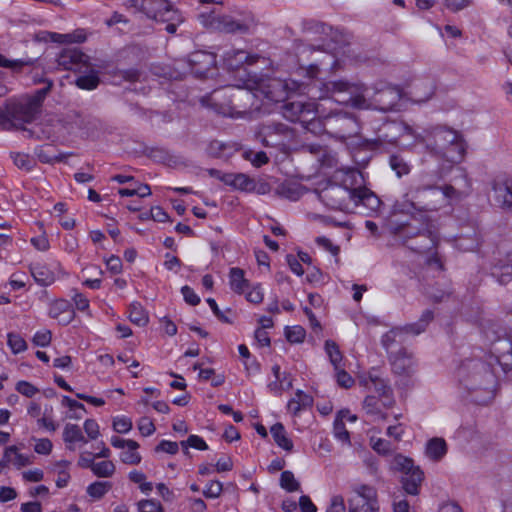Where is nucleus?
Listing matches in <instances>:
<instances>
[{"label": "nucleus", "mask_w": 512, "mask_h": 512, "mask_svg": "<svg viewBox=\"0 0 512 512\" xmlns=\"http://www.w3.org/2000/svg\"><path fill=\"white\" fill-rule=\"evenodd\" d=\"M441 178L438 172H419L398 204L400 211L415 217L451 206L469 195L471 181L465 172H462L464 189H457L451 184L440 185Z\"/></svg>", "instance_id": "obj_1"}, {"label": "nucleus", "mask_w": 512, "mask_h": 512, "mask_svg": "<svg viewBox=\"0 0 512 512\" xmlns=\"http://www.w3.org/2000/svg\"><path fill=\"white\" fill-rule=\"evenodd\" d=\"M455 375L459 386L472 396L474 402L486 404L494 398L498 385L496 366L487 358L463 360Z\"/></svg>", "instance_id": "obj_2"}, {"label": "nucleus", "mask_w": 512, "mask_h": 512, "mask_svg": "<svg viewBox=\"0 0 512 512\" xmlns=\"http://www.w3.org/2000/svg\"><path fill=\"white\" fill-rule=\"evenodd\" d=\"M307 87L298 81L287 79L271 80L265 90V97L272 102H284L281 106L282 115L290 122H303L308 121V116L314 115L318 112L316 103L286 100L294 93H303Z\"/></svg>", "instance_id": "obj_3"}, {"label": "nucleus", "mask_w": 512, "mask_h": 512, "mask_svg": "<svg viewBox=\"0 0 512 512\" xmlns=\"http://www.w3.org/2000/svg\"><path fill=\"white\" fill-rule=\"evenodd\" d=\"M424 142L431 155L449 163H458L464 157L465 142L454 129L441 125L432 127L427 131Z\"/></svg>", "instance_id": "obj_4"}, {"label": "nucleus", "mask_w": 512, "mask_h": 512, "mask_svg": "<svg viewBox=\"0 0 512 512\" xmlns=\"http://www.w3.org/2000/svg\"><path fill=\"white\" fill-rule=\"evenodd\" d=\"M318 89L319 99H332L336 103L358 109L368 107L366 101L368 88L361 82L347 80L319 82Z\"/></svg>", "instance_id": "obj_5"}, {"label": "nucleus", "mask_w": 512, "mask_h": 512, "mask_svg": "<svg viewBox=\"0 0 512 512\" xmlns=\"http://www.w3.org/2000/svg\"><path fill=\"white\" fill-rule=\"evenodd\" d=\"M486 344L490 347L485 356L494 366H500L507 372L512 366V339L504 328L495 322H487L482 329Z\"/></svg>", "instance_id": "obj_6"}, {"label": "nucleus", "mask_w": 512, "mask_h": 512, "mask_svg": "<svg viewBox=\"0 0 512 512\" xmlns=\"http://www.w3.org/2000/svg\"><path fill=\"white\" fill-rule=\"evenodd\" d=\"M324 197L331 199L333 201L331 206L337 209L344 207L346 199L353 201L356 206L363 205L371 212L377 211L381 204L379 197L366 187L342 188L334 186L324 191Z\"/></svg>", "instance_id": "obj_7"}, {"label": "nucleus", "mask_w": 512, "mask_h": 512, "mask_svg": "<svg viewBox=\"0 0 512 512\" xmlns=\"http://www.w3.org/2000/svg\"><path fill=\"white\" fill-rule=\"evenodd\" d=\"M434 313L432 310H425L418 321L407 324L403 327L392 328L388 332H386L381 339L382 346L386 349L389 355L391 352H396L397 346L404 342V337L406 335H419L424 332L429 325V323L433 320Z\"/></svg>", "instance_id": "obj_8"}, {"label": "nucleus", "mask_w": 512, "mask_h": 512, "mask_svg": "<svg viewBox=\"0 0 512 512\" xmlns=\"http://www.w3.org/2000/svg\"><path fill=\"white\" fill-rule=\"evenodd\" d=\"M326 134L340 141L356 136L360 127L356 118L347 112H331L324 116Z\"/></svg>", "instance_id": "obj_9"}, {"label": "nucleus", "mask_w": 512, "mask_h": 512, "mask_svg": "<svg viewBox=\"0 0 512 512\" xmlns=\"http://www.w3.org/2000/svg\"><path fill=\"white\" fill-rule=\"evenodd\" d=\"M128 3L136 11L156 21H183L180 12L167 0H128Z\"/></svg>", "instance_id": "obj_10"}, {"label": "nucleus", "mask_w": 512, "mask_h": 512, "mask_svg": "<svg viewBox=\"0 0 512 512\" xmlns=\"http://www.w3.org/2000/svg\"><path fill=\"white\" fill-rule=\"evenodd\" d=\"M347 503L348 512H379L377 490L371 485L353 484Z\"/></svg>", "instance_id": "obj_11"}, {"label": "nucleus", "mask_w": 512, "mask_h": 512, "mask_svg": "<svg viewBox=\"0 0 512 512\" xmlns=\"http://www.w3.org/2000/svg\"><path fill=\"white\" fill-rule=\"evenodd\" d=\"M209 26L226 34H247L256 26V22L254 16L247 12L236 16H212Z\"/></svg>", "instance_id": "obj_12"}, {"label": "nucleus", "mask_w": 512, "mask_h": 512, "mask_svg": "<svg viewBox=\"0 0 512 512\" xmlns=\"http://www.w3.org/2000/svg\"><path fill=\"white\" fill-rule=\"evenodd\" d=\"M7 110L11 129L23 128L24 124L32 122L38 113L35 104H31L27 99L7 103Z\"/></svg>", "instance_id": "obj_13"}, {"label": "nucleus", "mask_w": 512, "mask_h": 512, "mask_svg": "<svg viewBox=\"0 0 512 512\" xmlns=\"http://www.w3.org/2000/svg\"><path fill=\"white\" fill-rule=\"evenodd\" d=\"M58 68L62 70L82 72L88 69L89 56L78 48H64L57 55Z\"/></svg>", "instance_id": "obj_14"}, {"label": "nucleus", "mask_w": 512, "mask_h": 512, "mask_svg": "<svg viewBox=\"0 0 512 512\" xmlns=\"http://www.w3.org/2000/svg\"><path fill=\"white\" fill-rule=\"evenodd\" d=\"M221 60L225 69L235 71L243 67L244 64H254L258 60V56L243 49L231 48L223 53Z\"/></svg>", "instance_id": "obj_15"}, {"label": "nucleus", "mask_w": 512, "mask_h": 512, "mask_svg": "<svg viewBox=\"0 0 512 512\" xmlns=\"http://www.w3.org/2000/svg\"><path fill=\"white\" fill-rule=\"evenodd\" d=\"M188 63L193 74L204 77L216 65V55L206 51H195L189 55Z\"/></svg>", "instance_id": "obj_16"}, {"label": "nucleus", "mask_w": 512, "mask_h": 512, "mask_svg": "<svg viewBox=\"0 0 512 512\" xmlns=\"http://www.w3.org/2000/svg\"><path fill=\"white\" fill-rule=\"evenodd\" d=\"M412 101L422 103L429 100L435 91V82L430 77L415 78L408 86Z\"/></svg>", "instance_id": "obj_17"}, {"label": "nucleus", "mask_w": 512, "mask_h": 512, "mask_svg": "<svg viewBox=\"0 0 512 512\" xmlns=\"http://www.w3.org/2000/svg\"><path fill=\"white\" fill-rule=\"evenodd\" d=\"M272 374L274 380L269 381L267 385V388L272 394L281 396L284 391L292 388L293 379L291 374L285 371L282 372L279 365L276 364L272 367Z\"/></svg>", "instance_id": "obj_18"}, {"label": "nucleus", "mask_w": 512, "mask_h": 512, "mask_svg": "<svg viewBox=\"0 0 512 512\" xmlns=\"http://www.w3.org/2000/svg\"><path fill=\"white\" fill-rule=\"evenodd\" d=\"M389 359L392 369L397 374H408L414 367L413 356L406 348L400 347L396 352H391Z\"/></svg>", "instance_id": "obj_19"}, {"label": "nucleus", "mask_w": 512, "mask_h": 512, "mask_svg": "<svg viewBox=\"0 0 512 512\" xmlns=\"http://www.w3.org/2000/svg\"><path fill=\"white\" fill-rule=\"evenodd\" d=\"M391 405L392 400H389V402L386 403L376 396L368 395L363 401V410L366 415L370 417L371 421L384 420L386 419L384 408L390 407Z\"/></svg>", "instance_id": "obj_20"}, {"label": "nucleus", "mask_w": 512, "mask_h": 512, "mask_svg": "<svg viewBox=\"0 0 512 512\" xmlns=\"http://www.w3.org/2000/svg\"><path fill=\"white\" fill-rule=\"evenodd\" d=\"M401 90L397 87L386 86L376 93L375 102L380 105V109L384 111L393 110L401 99Z\"/></svg>", "instance_id": "obj_21"}, {"label": "nucleus", "mask_w": 512, "mask_h": 512, "mask_svg": "<svg viewBox=\"0 0 512 512\" xmlns=\"http://www.w3.org/2000/svg\"><path fill=\"white\" fill-rule=\"evenodd\" d=\"M48 314L62 324L70 323L74 318V311L69 301L58 299L50 304Z\"/></svg>", "instance_id": "obj_22"}, {"label": "nucleus", "mask_w": 512, "mask_h": 512, "mask_svg": "<svg viewBox=\"0 0 512 512\" xmlns=\"http://www.w3.org/2000/svg\"><path fill=\"white\" fill-rule=\"evenodd\" d=\"M407 229L406 226H390V231L394 235L398 236H404L405 238H410L414 236V234H404L403 232ZM415 235H419L420 237H423L426 239V243L424 245H417V246H410V248L418 253H424L432 248H434L437 245V237L435 234H433L431 231H427V234L423 233L420 234V232L415 233Z\"/></svg>", "instance_id": "obj_23"}, {"label": "nucleus", "mask_w": 512, "mask_h": 512, "mask_svg": "<svg viewBox=\"0 0 512 512\" xmlns=\"http://www.w3.org/2000/svg\"><path fill=\"white\" fill-rule=\"evenodd\" d=\"M424 480V473L419 467H414L411 471L406 472L401 480L404 491L416 496L420 492L421 483Z\"/></svg>", "instance_id": "obj_24"}, {"label": "nucleus", "mask_w": 512, "mask_h": 512, "mask_svg": "<svg viewBox=\"0 0 512 512\" xmlns=\"http://www.w3.org/2000/svg\"><path fill=\"white\" fill-rule=\"evenodd\" d=\"M287 127L283 124H263L259 130L258 136L261 138V142L265 146H277L280 142L273 139V136L285 135Z\"/></svg>", "instance_id": "obj_25"}, {"label": "nucleus", "mask_w": 512, "mask_h": 512, "mask_svg": "<svg viewBox=\"0 0 512 512\" xmlns=\"http://www.w3.org/2000/svg\"><path fill=\"white\" fill-rule=\"evenodd\" d=\"M494 201L502 209H512V188L506 182L494 181Z\"/></svg>", "instance_id": "obj_26"}, {"label": "nucleus", "mask_w": 512, "mask_h": 512, "mask_svg": "<svg viewBox=\"0 0 512 512\" xmlns=\"http://www.w3.org/2000/svg\"><path fill=\"white\" fill-rule=\"evenodd\" d=\"M491 275L501 285L512 281V260L509 257L497 260L491 268Z\"/></svg>", "instance_id": "obj_27"}, {"label": "nucleus", "mask_w": 512, "mask_h": 512, "mask_svg": "<svg viewBox=\"0 0 512 512\" xmlns=\"http://www.w3.org/2000/svg\"><path fill=\"white\" fill-rule=\"evenodd\" d=\"M30 272L34 280L42 286H48L55 281V272L53 269L43 263H33L30 265Z\"/></svg>", "instance_id": "obj_28"}, {"label": "nucleus", "mask_w": 512, "mask_h": 512, "mask_svg": "<svg viewBox=\"0 0 512 512\" xmlns=\"http://www.w3.org/2000/svg\"><path fill=\"white\" fill-rule=\"evenodd\" d=\"M313 397L302 390H297L293 398L288 401L287 409L293 415H298L301 411L311 408Z\"/></svg>", "instance_id": "obj_29"}, {"label": "nucleus", "mask_w": 512, "mask_h": 512, "mask_svg": "<svg viewBox=\"0 0 512 512\" xmlns=\"http://www.w3.org/2000/svg\"><path fill=\"white\" fill-rule=\"evenodd\" d=\"M81 73H83V75H80L75 80V84L78 88L82 90H94L98 87L100 83L99 73L93 69L90 62L88 63V69H84Z\"/></svg>", "instance_id": "obj_30"}, {"label": "nucleus", "mask_w": 512, "mask_h": 512, "mask_svg": "<svg viewBox=\"0 0 512 512\" xmlns=\"http://www.w3.org/2000/svg\"><path fill=\"white\" fill-rule=\"evenodd\" d=\"M447 453V444L442 438H433L426 445V454L433 461L441 460Z\"/></svg>", "instance_id": "obj_31"}, {"label": "nucleus", "mask_w": 512, "mask_h": 512, "mask_svg": "<svg viewBox=\"0 0 512 512\" xmlns=\"http://www.w3.org/2000/svg\"><path fill=\"white\" fill-rule=\"evenodd\" d=\"M270 433L275 441V443L281 447L282 449L291 452L293 450V442L290 438H288L285 428L281 423L274 424L271 429Z\"/></svg>", "instance_id": "obj_32"}, {"label": "nucleus", "mask_w": 512, "mask_h": 512, "mask_svg": "<svg viewBox=\"0 0 512 512\" xmlns=\"http://www.w3.org/2000/svg\"><path fill=\"white\" fill-rule=\"evenodd\" d=\"M223 181L233 186L236 189L243 191H250L253 189V180L250 179L247 175L239 173V174H226L223 178Z\"/></svg>", "instance_id": "obj_33"}, {"label": "nucleus", "mask_w": 512, "mask_h": 512, "mask_svg": "<svg viewBox=\"0 0 512 512\" xmlns=\"http://www.w3.org/2000/svg\"><path fill=\"white\" fill-rule=\"evenodd\" d=\"M50 39L51 41L59 44L82 43L86 40V34L82 29H78L73 31L72 33L66 34L52 32L50 33Z\"/></svg>", "instance_id": "obj_34"}, {"label": "nucleus", "mask_w": 512, "mask_h": 512, "mask_svg": "<svg viewBox=\"0 0 512 512\" xmlns=\"http://www.w3.org/2000/svg\"><path fill=\"white\" fill-rule=\"evenodd\" d=\"M4 458L6 459L7 464L11 463L17 468L24 467L30 463L29 457L19 453L18 448L14 445L6 447L4 451Z\"/></svg>", "instance_id": "obj_35"}, {"label": "nucleus", "mask_w": 512, "mask_h": 512, "mask_svg": "<svg viewBox=\"0 0 512 512\" xmlns=\"http://www.w3.org/2000/svg\"><path fill=\"white\" fill-rule=\"evenodd\" d=\"M230 286L236 293H243L248 287V282L244 277V271L240 268L233 267L229 273Z\"/></svg>", "instance_id": "obj_36"}, {"label": "nucleus", "mask_w": 512, "mask_h": 512, "mask_svg": "<svg viewBox=\"0 0 512 512\" xmlns=\"http://www.w3.org/2000/svg\"><path fill=\"white\" fill-rule=\"evenodd\" d=\"M82 430L76 424L67 423L63 430V440L69 450H74V444L81 437Z\"/></svg>", "instance_id": "obj_37"}, {"label": "nucleus", "mask_w": 512, "mask_h": 512, "mask_svg": "<svg viewBox=\"0 0 512 512\" xmlns=\"http://www.w3.org/2000/svg\"><path fill=\"white\" fill-rule=\"evenodd\" d=\"M365 387L370 391H375L379 395L389 398L390 397V388L386 385L384 380L379 379L378 377L370 376L368 380H363Z\"/></svg>", "instance_id": "obj_38"}, {"label": "nucleus", "mask_w": 512, "mask_h": 512, "mask_svg": "<svg viewBox=\"0 0 512 512\" xmlns=\"http://www.w3.org/2000/svg\"><path fill=\"white\" fill-rule=\"evenodd\" d=\"M129 320L138 326H145L148 323V315L141 304L132 303L129 306Z\"/></svg>", "instance_id": "obj_39"}, {"label": "nucleus", "mask_w": 512, "mask_h": 512, "mask_svg": "<svg viewBox=\"0 0 512 512\" xmlns=\"http://www.w3.org/2000/svg\"><path fill=\"white\" fill-rule=\"evenodd\" d=\"M34 63L35 60L32 58L10 60L0 54V67L9 68L14 72H19L23 67L32 66Z\"/></svg>", "instance_id": "obj_40"}, {"label": "nucleus", "mask_w": 512, "mask_h": 512, "mask_svg": "<svg viewBox=\"0 0 512 512\" xmlns=\"http://www.w3.org/2000/svg\"><path fill=\"white\" fill-rule=\"evenodd\" d=\"M414 467L413 460L402 454H396L390 462V468L392 470L402 472L403 474L411 471Z\"/></svg>", "instance_id": "obj_41"}, {"label": "nucleus", "mask_w": 512, "mask_h": 512, "mask_svg": "<svg viewBox=\"0 0 512 512\" xmlns=\"http://www.w3.org/2000/svg\"><path fill=\"white\" fill-rule=\"evenodd\" d=\"M11 158L19 169L27 172L31 171L36 165L34 158L26 153L13 152L11 153Z\"/></svg>", "instance_id": "obj_42"}, {"label": "nucleus", "mask_w": 512, "mask_h": 512, "mask_svg": "<svg viewBox=\"0 0 512 512\" xmlns=\"http://www.w3.org/2000/svg\"><path fill=\"white\" fill-rule=\"evenodd\" d=\"M112 487L111 482L96 481L87 487V494L93 499H101Z\"/></svg>", "instance_id": "obj_43"}, {"label": "nucleus", "mask_w": 512, "mask_h": 512, "mask_svg": "<svg viewBox=\"0 0 512 512\" xmlns=\"http://www.w3.org/2000/svg\"><path fill=\"white\" fill-rule=\"evenodd\" d=\"M116 467L110 460L101 462H95L92 468V472L95 476L100 478L111 477L115 473Z\"/></svg>", "instance_id": "obj_44"}, {"label": "nucleus", "mask_w": 512, "mask_h": 512, "mask_svg": "<svg viewBox=\"0 0 512 512\" xmlns=\"http://www.w3.org/2000/svg\"><path fill=\"white\" fill-rule=\"evenodd\" d=\"M50 148H51V146L37 147L35 149V155L38 158V160L41 163H45V164H52V163H55V162L63 161V155H61V154H58V155L51 154Z\"/></svg>", "instance_id": "obj_45"}, {"label": "nucleus", "mask_w": 512, "mask_h": 512, "mask_svg": "<svg viewBox=\"0 0 512 512\" xmlns=\"http://www.w3.org/2000/svg\"><path fill=\"white\" fill-rule=\"evenodd\" d=\"M389 164L397 177H402L410 173L411 166L399 155H392L389 159Z\"/></svg>", "instance_id": "obj_46"}, {"label": "nucleus", "mask_w": 512, "mask_h": 512, "mask_svg": "<svg viewBox=\"0 0 512 512\" xmlns=\"http://www.w3.org/2000/svg\"><path fill=\"white\" fill-rule=\"evenodd\" d=\"M7 344L13 354H19L27 350V343L24 338L18 334L10 332L7 334Z\"/></svg>", "instance_id": "obj_47"}, {"label": "nucleus", "mask_w": 512, "mask_h": 512, "mask_svg": "<svg viewBox=\"0 0 512 512\" xmlns=\"http://www.w3.org/2000/svg\"><path fill=\"white\" fill-rule=\"evenodd\" d=\"M325 351L334 369H338L342 361V354L338 345L332 340H326Z\"/></svg>", "instance_id": "obj_48"}, {"label": "nucleus", "mask_w": 512, "mask_h": 512, "mask_svg": "<svg viewBox=\"0 0 512 512\" xmlns=\"http://www.w3.org/2000/svg\"><path fill=\"white\" fill-rule=\"evenodd\" d=\"M69 464L70 462L65 460L59 461L55 464V470L58 473V477L56 479V486L58 488L66 487L70 480V474L67 471Z\"/></svg>", "instance_id": "obj_49"}, {"label": "nucleus", "mask_w": 512, "mask_h": 512, "mask_svg": "<svg viewBox=\"0 0 512 512\" xmlns=\"http://www.w3.org/2000/svg\"><path fill=\"white\" fill-rule=\"evenodd\" d=\"M302 125L304 128L313 134H326V129L324 127V116L315 117L314 115L308 116V121L303 122Z\"/></svg>", "instance_id": "obj_50"}, {"label": "nucleus", "mask_w": 512, "mask_h": 512, "mask_svg": "<svg viewBox=\"0 0 512 512\" xmlns=\"http://www.w3.org/2000/svg\"><path fill=\"white\" fill-rule=\"evenodd\" d=\"M280 485L288 492H295L300 489L299 482L295 479L291 471H283L280 476Z\"/></svg>", "instance_id": "obj_51"}, {"label": "nucleus", "mask_w": 512, "mask_h": 512, "mask_svg": "<svg viewBox=\"0 0 512 512\" xmlns=\"http://www.w3.org/2000/svg\"><path fill=\"white\" fill-rule=\"evenodd\" d=\"M305 336L306 331L300 325L285 328V337L290 343H302Z\"/></svg>", "instance_id": "obj_52"}, {"label": "nucleus", "mask_w": 512, "mask_h": 512, "mask_svg": "<svg viewBox=\"0 0 512 512\" xmlns=\"http://www.w3.org/2000/svg\"><path fill=\"white\" fill-rule=\"evenodd\" d=\"M279 194L291 201H297L301 197L302 191L299 185L283 184L279 187Z\"/></svg>", "instance_id": "obj_53"}, {"label": "nucleus", "mask_w": 512, "mask_h": 512, "mask_svg": "<svg viewBox=\"0 0 512 512\" xmlns=\"http://www.w3.org/2000/svg\"><path fill=\"white\" fill-rule=\"evenodd\" d=\"M333 434L338 441L344 444H350V435L342 419H335L333 424Z\"/></svg>", "instance_id": "obj_54"}, {"label": "nucleus", "mask_w": 512, "mask_h": 512, "mask_svg": "<svg viewBox=\"0 0 512 512\" xmlns=\"http://www.w3.org/2000/svg\"><path fill=\"white\" fill-rule=\"evenodd\" d=\"M243 157L249 160L253 166L261 167L269 162V158L264 151L254 152L252 150L245 151Z\"/></svg>", "instance_id": "obj_55"}, {"label": "nucleus", "mask_w": 512, "mask_h": 512, "mask_svg": "<svg viewBox=\"0 0 512 512\" xmlns=\"http://www.w3.org/2000/svg\"><path fill=\"white\" fill-rule=\"evenodd\" d=\"M180 444L185 452H187L188 447H192L201 451L208 449V445L204 439L198 435H190L187 440L181 441Z\"/></svg>", "instance_id": "obj_56"}, {"label": "nucleus", "mask_w": 512, "mask_h": 512, "mask_svg": "<svg viewBox=\"0 0 512 512\" xmlns=\"http://www.w3.org/2000/svg\"><path fill=\"white\" fill-rule=\"evenodd\" d=\"M371 443H372V448L378 454H381V455H388V454L392 453L395 450V448L392 446L391 442L386 440V439H382V438L374 439V438H372L371 439Z\"/></svg>", "instance_id": "obj_57"}, {"label": "nucleus", "mask_w": 512, "mask_h": 512, "mask_svg": "<svg viewBox=\"0 0 512 512\" xmlns=\"http://www.w3.org/2000/svg\"><path fill=\"white\" fill-rule=\"evenodd\" d=\"M63 404L74 412L73 415H70V418L80 419L82 417V412H85V406L82 403L71 399L68 396L63 397Z\"/></svg>", "instance_id": "obj_58"}, {"label": "nucleus", "mask_w": 512, "mask_h": 512, "mask_svg": "<svg viewBox=\"0 0 512 512\" xmlns=\"http://www.w3.org/2000/svg\"><path fill=\"white\" fill-rule=\"evenodd\" d=\"M223 491V484L218 480L210 481L205 489L203 490V495L206 498L215 499L218 498Z\"/></svg>", "instance_id": "obj_59"}, {"label": "nucleus", "mask_w": 512, "mask_h": 512, "mask_svg": "<svg viewBox=\"0 0 512 512\" xmlns=\"http://www.w3.org/2000/svg\"><path fill=\"white\" fill-rule=\"evenodd\" d=\"M139 512H164L159 501L153 499L141 500L138 503Z\"/></svg>", "instance_id": "obj_60"}, {"label": "nucleus", "mask_w": 512, "mask_h": 512, "mask_svg": "<svg viewBox=\"0 0 512 512\" xmlns=\"http://www.w3.org/2000/svg\"><path fill=\"white\" fill-rule=\"evenodd\" d=\"M113 429L117 433H128L132 429V421L130 418L125 416L116 417L113 420Z\"/></svg>", "instance_id": "obj_61"}, {"label": "nucleus", "mask_w": 512, "mask_h": 512, "mask_svg": "<svg viewBox=\"0 0 512 512\" xmlns=\"http://www.w3.org/2000/svg\"><path fill=\"white\" fill-rule=\"evenodd\" d=\"M52 339L51 331L48 329H42L37 331L33 336V344L40 347H46L50 344Z\"/></svg>", "instance_id": "obj_62"}, {"label": "nucleus", "mask_w": 512, "mask_h": 512, "mask_svg": "<svg viewBox=\"0 0 512 512\" xmlns=\"http://www.w3.org/2000/svg\"><path fill=\"white\" fill-rule=\"evenodd\" d=\"M15 388H16L17 392H19L20 394H22L26 397H29V398L33 397L36 393L39 392L38 388H36L30 382H27L24 380L17 382Z\"/></svg>", "instance_id": "obj_63"}, {"label": "nucleus", "mask_w": 512, "mask_h": 512, "mask_svg": "<svg viewBox=\"0 0 512 512\" xmlns=\"http://www.w3.org/2000/svg\"><path fill=\"white\" fill-rule=\"evenodd\" d=\"M345 502L344 498L341 495H334L331 500L330 504L326 510V512H345Z\"/></svg>", "instance_id": "obj_64"}]
</instances>
